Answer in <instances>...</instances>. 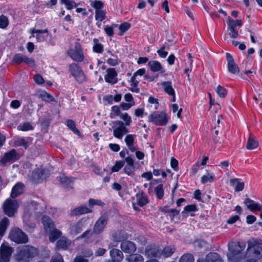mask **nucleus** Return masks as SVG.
<instances>
[{"label": "nucleus", "mask_w": 262, "mask_h": 262, "mask_svg": "<svg viewBox=\"0 0 262 262\" xmlns=\"http://www.w3.org/2000/svg\"><path fill=\"white\" fill-rule=\"evenodd\" d=\"M9 220L6 217H4L0 222V236H3L5 234L6 231L9 225Z\"/></svg>", "instance_id": "37"}, {"label": "nucleus", "mask_w": 262, "mask_h": 262, "mask_svg": "<svg viewBox=\"0 0 262 262\" xmlns=\"http://www.w3.org/2000/svg\"><path fill=\"white\" fill-rule=\"evenodd\" d=\"M110 253L112 260L120 262L123 259L122 252L118 249H112Z\"/></svg>", "instance_id": "29"}, {"label": "nucleus", "mask_w": 262, "mask_h": 262, "mask_svg": "<svg viewBox=\"0 0 262 262\" xmlns=\"http://www.w3.org/2000/svg\"><path fill=\"white\" fill-rule=\"evenodd\" d=\"M170 165L174 170L176 171L178 170V161L173 157L171 159Z\"/></svg>", "instance_id": "62"}, {"label": "nucleus", "mask_w": 262, "mask_h": 262, "mask_svg": "<svg viewBox=\"0 0 262 262\" xmlns=\"http://www.w3.org/2000/svg\"><path fill=\"white\" fill-rule=\"evenodd\" d=\"M91 6L94 8L96 10H102L104 7V4L100 1L95 0L92 2Z\"/></svg>", "instance_id": "55"}, {"label": "nucleus", "mask_w": 262, "mask_h": 262, "mask_svg": "<svg viewBox=\"0 0 262 262\" xmlns=\"http://www.w3.org/2000/svg\"><path fill=\"white\" fill-rule=\"evenodd\" d=\"M112 129L113 136L118 139H122L123 137L129 132L128 129L121 121H113Z\"/></svg>", "instance_id": "4"}, {"label": "nucleus", "mask_w": 262, "mask_h": 262, "mask_svg": "<svg viewBox=\"0 0 262 262\" xmlns=\"http://www.w3.org/2000/svg\"><path fill=\"white\" fill-rule=\"evenodd\" d=\"M197 262H224L221 256L216 253H210L208 254L205 258Z\"/></svg>", "instance_id": "22"}, {"label": "nucleus", "mask_w": 262, "mask_h": 262, "mask_svg": "<svg viewBox=\"0 0 262 262\" xmlns=\"http://www.w3.org/2000/svg\"><path fill=\"white\" fill-rule=\"evenodd\" d=\"M13 251L8 243H3L0 248V262H9Z\"/></svg>", "instance_id": "9"}, {"label": "nucleus", "mask_w": 262, "mask_h": 262, "mask_svg": "<svg viewBox=\"0 0 262 262\" xmlns=\"http://www.w3.org/2000/svg\"><path fill=\"white\" fill-rule=\"evenodd\" d=\"M136 135L133 134H128L124 139V142L126 143L128 149L132 152H134L137 150V147L135 146Z\"/></svg>", "instance_id": "19"}, {"label": "nucleus", "mask_w": 262, "mask_h": 262, "mask_svg": "<svg viewBox=\"0 0 262 262\" xmlns=\"http://www.w3.org/2000/svg\"><path fill=\"white\" fill-rule=\"evenodd\" d=\"M131 27V25L129 23L125 22L121 24L119 27V29L120 31L119 35H122L124 32L127 31Z\"/></svg>", "instance_id": "54"}, {"label": "nucleus", "mask_w": 262, "mask_h": 262, "mask_svg": "<svg viewBox=\"0 0 262 262\" xmlns=\"http://www.w3.org/2000/svg\"><path fill=\"white\" fill-rule=\"evenodd\" d=\"M39 97L46 102H50L55 101L54 97L46 92H43L40 94Z\"/></svg>", "instance_id": "48"}, {"label": "nucleus", "mask_w": 262, "mask_h": 262, "mask_svg": "<svg viewBox=\"0 0 262 262\" xmlns=\"http://www.w3.org/2000/svg\"><path fill=\"white\" fill-rule=\"evenodd\" d=\"M24 185L22 183H17L12 188L11 192V197L16 198L19 195L21 194L24 191Z\"/></svg>", "instance_id": "26"}, {"label": "nucleus", "mask_w": 262, "mask_h": 262, "mask_svg": "<svg viewBox=\"0 0 262 262\" xmlns=\"http://www.w3.org/2000/svg\"><path fill=\"white\" fill-rule=\"evenodd\" d=\"M19 156L15 149H12L6 152L0 160V162L3 165H6L8 162H13L17 160Z\"/></svg>", "instance_id": "11"}, {"label": "nucleus", "mask_w": 262, "mask_h": 262, "mask_svg": "<svg viewBox=\"0 0 262 262\" xmlns=\"http://www.w3.org/2000/svg\"><path fill=\"white\" fill-rule=\"evenodd\" d=\"M117 73L114 68H108L106 70V74L104 79L107 83L114 84L117 82Z\"/></svg>", "instance_id": "16"}, {"label": "nucleus", "mask_w": 262, "mask_h": 262, "mask_svg": "<svg viewBox=\"0 0 262 262\" xmlns=\"http://www.w3.org/2000/svg\"><path fill=\"white\" fill-rule=\"evenodd\" d=\"M148 66L149 67L150 70L152 72H160L161 73L165 72V70L162 66L161 63L156 60H151L148 63Z\"/></svg>", "instance_id": "21"}, {"label": "nucleus", "mask_w": 262, "mask_h": 262, "mask_svg": "<svg viewBox=\"0 0 262 262\" xmlns=\"http://www.w3.org/2000/svg\"><path fill=\"white\" fill-rule=\"evenodd\" d=\"M50 262H63V259L61 254H57L52 258Z\"/></svg>", "instance_id": "64"}, {"label": "nucleus", "mask_w": 262, "mask_h": 262, "mask_svg": "<svg viewBox=\"0 0 262 262\" xmlns=\"http://www.w3.org/2000/svg\"><path fill=\"white\" fill-rule=\"evenodd\" d=\"M106 11L105 10H96L95 11V19L100 22H102L105 19Z\"/></svg>", "instance_id": "45"}, {"label": "nucleus", "mask_w": 262, "mask_h": 262, "mask_svg": "<svg viewBox=\"0 0 262 262\" xmlns=\"http://www.w3.org/2000/svg\"><path fill=\"white\" fill-rule=\"evenodd\" d=\"M124 161H117L111 169L112 172H115L119 171L124 166Z\"/></svg>", "instance_id": "50"}, {"label": "nucleus", "mask_w": 262, "mask_h": 262, "mask_svg": "<svg viewBox=\"0 0 262 262\" xmlns=\"http://www.w3.org/2000/svg\"><path fill=\"white\" fill-rule=\"evenodd\" d=\"M92 212V210L91 209L84 205L79 206L71 210V214L72 215L77 216L83 214L91 213Z\"/></svg>", "instance_id": "24"}, {"label": "nucleus", "mask_w": 262, "mask_h": 262, "mask_svg": "<svg viewBox=\"0 0 262 262\" xmlns=\"http://www.w3.org/2000/svg\"><path fill=\"white\" fill-rule=\"evenodd\" d=\"M245 242H232L229 245V252L227 254L228 259L231 262H238L246 257L243 251L246 248Z\"/></svg>", "instance_id": "1"}, {"label": "nucleus", "mask_w": 262, "mask_h": 262, "mask_svg": "<svg viewBox=\"0 0 262 262\" xmlns=\"http://www.w3.org/2000/svg\"><path fill=\"white\" fill-rule=\"evenodd\" d=\"M50 233L49 240L51 242H54L59 238L62 234L61 232L55 228V227L52 229L51 231L48 232Z\"/></svg>", "instance_id": "38"}, {"label": "nucleus", "mask_w": 262, "mask_h": 262, "mask_svg": "<svg viewBox=\"0 0 262 262\" xmlns=\"http://www.w3.org/2000/svg\"><path fill=\"white\" fill-rule=\"evenodd\" d=\"M83 225L82 220L79 221L77 223L71 225L70 228V233L72 235H76L79 234L82 231Z\"/></svg>", "instance_id": "28"}, {"label": "nucleus", "mask_w": 262, "mask_h": 262, "mask_svg": "<svg viewBox=\"0 0 262 262\" xmlns=\"http://www.w3.org/2000/svg\"><path fill=\"white\" fill-rule=\"evenodd\" d=\"M32 141L31 137H17L14 140V144L16 146H23L27 149Z\"/></svg>", "instance_id": "20"}, {"label": "nucleus", "mask_w": 262, "mask_h": 262, "mask_svg": "<svg viewBox=\"0 0 262 262\" xmlns=\"http://www.w3.org/2000/svg\"><path fill=\"white\" fill-rule=\"evenodd\" d=\"M248 250L252 251L255 256L259 257L262 256V246L254 242H248Z\"/></svg>", "instance_id": "18"}, {"label": "nucleus", "mask_w": 262, "mask_h": 262, "mask_svg": "<svg viewBox=\"0 0 262 262\" xmlns=\"http://www.w3.org/2000/svg\"><path fill=\"white\" fill-rule=\"evenodd\" d=\"M94 45L93 47V51L98 54H102L103 52V46L99 42V40L97 38H94L93 39Z\"/></svg>", "instance_id": "40"}, {"label": "nucleus", "mask_w": 262, "mask_h": 262, "mask_svg": "<svg viewBox=\"0 0 262 262\" xmlns=\"http://www.w3.org/2000/svg\"><path fill=\"white\" fill-rule=\"evenodd\" d=\"M32 36L34 37V34L36 33V38L38 42H42L48 37V30H39L35 28L31 30Z\"/></svg>", "instance_id": "15"}, {"label": "nucleus", "mask_w": 262, "mask_h": 262, "mask_svg": "<svg viewBox=\"0 0 262 262\" xmlns=\"http://www.w3.org/2000/svg\"><path fill=\"white\" fill-rule=\"evenodd\" d=\"M24 56L25 55L22 54H16L14 55L12 60V62L16 64H20L21 62H24Z\"/></svg>", "instance_id": "56"}, {"label": "nucleus", "mask_w": 262, "mask_h": 262, "mask_svg": "<svg viewBox=\"0 0 262 262\" xmlns=\"http://www.w3.org/2000/svg\"><path fill=\"white\" fill-rule=\"evenodd\" d=\"M60 3L63 4L67 10H71L77 6V4L73 1L71 0H60Z\"/></svg>", "instance_id": "46"}, {"label": "nucleus", "mask_w": 262, "mask_h": 262, "mask_svg": "<svg viewBox=\"0 0 262 262\" xmlns=\"http://www.w3.org/2000/svg\"><path fill=\"white\" fill-rule=\"evenodd\" d=\"M164 91L169 95H173L175 93L174 89L172 86V82L170 81H164L161 83Z\"/></svg>", "instance_id": "36"}, {"label": "nucleus", "mask_w": 262, "mask_h": 262, "mask_svg": "<svg viewBox=\"0 0 262 262\" xmlns=\"http://www.w3.org/2000/svg\"><path fill=\"white\" fill-rule=\"evenodd\" d=\"M59 178L60 184L63 186V187L66 188L71 187V185L73 184L74 178L72 177L68 178L63 174L60 176Z\"/></svg>", "instance_id": "34"}, {"label": "nucleus", "mask_w": 262, "mask_h": 262, "mask_svg": "<svg viewBox=\"0 0 262 262\" xmlns=\"http://www.w3.org/2000/svg\"><path fill=\"white\" fill-rule=\"evenodd\" d=\"M179 262H194L193 256L190 253L184 254L180 258Z\"/></svg>", "instance_id": "52"}, {"label": "nucleus", "mask_w": 262, "mask_h": 262, "mask_svg": "<svg viewBox=\"0 0 262 262\" xmlns=\"http://www.w3.org/2000/svg\"><path fill=\"white\" fill-rule=\"evenodd\" d=\"M227 61L228 71L229 73L233 74H236L239 72V69L238 66L235 63L232 55L229 53L226 54Z\"/></svg>", "instance_id": "12"}, {"label": "nucleus", "mask_w": 262, "mask_h": 262, "mask_svg": "<svg viewBox=\"0 0 262 262\" xmlns=\"http://www.w3.org/2000/svg\"><path fill=\"white\" fill-rule=\"evenodd\" d=\"M42 223L46 232H50L55 227L52 220L47 216H43L42 218Z\"/></svg>", "instance_id": "31"}, {"label": "nucleus", "mask_w": 262, "mask_h": 262, "mask_svg": "<svg viewBox=\"0 0 262 262\" xmlns=\"http://www.w3.org/2000/svg\"><path fill=\"white\" fill-rule=\"evenodd\" d=\"M68 55L74 61L81 62L84 59V55L80 43L78 41L75 42L74 48L68 51Z\"/></svg>", "instance_id": "6"}, {"label": "nucleus", "mask_w": 262, "mask_h": 262, "mask_svg": "<svg viewBox=\"0 0 262 262\" xmlns=\"http://www.w3.org/2000/svg\"><path fill=\"white\" fill-rule=\"evenodd\" d=\"M155 192L157 197L159 199H162L163 198L164 192L163 189V185L159 184L155 188Z\"/></svg>", "instance_id": "47"}, {"label": "nucleus", "mask_w": 262, "mask_h": 262, "mask_svg": "<svg viewBox=\"0 0 262 262\" xmlns=\"http://www.w3.org/2000/svg\"><path fill=\"white\" fill-rule=\"evenodd\" d=\"M34 128L32 124L28 122H26L20 124L17 126V129L23 132L33 130Z\"/></svg>", "instance_id": "44"}, {"label": "nucleus", "mask_w": 262, "mask_h": 262, "mask_svg": "<svg viewBox=\"0 0 262 262\" xmlns=\"http://www.w3.org/2000/svg\"><path fill=\"white\" fill-rule=\"evenodd\" d=\"M71 243V241L69 240L67 237H62L57 242L56 247L58 249H62L63 250H66L70 245Z\"/></svg>", "instance_id": "33"}, {"label": "nucleus", "mask_w": 262, "mask_h": 262, "mask_svg": "<svg viewBox=\"0 0 262 262\" xmlns=\"http://www.w3.org/2000/svg\"><path fill=\"white\" fill-rule=\"evenodd\" d=\"M198 210V208L196 205L191 204L185 206L184 208V211L191 212V211H196Z\"/></svg>", "instance_id": "61"}, {"label": "nucleus", "mask_w": 262, "mask_h": 262, "mask_svg": "<svg viewBox=\"0 0 262 262\" xmlns=\"http://www.w3.org/2000/svg\"><path fill=\"white\" fill-rule=\"evenodd\" d=\"M129 82L130 86L129 88V90L133 92L139 93L140 92V89L138 87V85L139 83V81L133 75L131 77Z\"/></svg>", "instance_id": "35"}, {"label": "nucleus", "mask_w": 262, "mask_h": 262, "mask_svg": "<svg viewBox=\"0 0 262 262\" xmlns=\"http://www.w3.org/2000/svg\"><path fill=\"white\" fill-rule=\"evenodd\" d=\"M46 172V169L42 168H37L35 169L32 175V180L35 183L40 182L41 180H42L45 177L43 176Z\"/></svg>", "instance_id": "25"}, {"label": "nucleus", "mask_w": 262, "mask_h": 262, "mask_svg": "<svg viewBox=\"0 0 262 262\" xmlns=\"http://www.w3.org/2000/svg\"><path fill=\"white\" fill-rule=\"evenodd\" d=\"M69 70L71 74L79 83L85 81L86 78L81 68L76 63H73L69 66Z\"/></svg>", "instance_id": "7"}, {"label": "nucleus", "mask_w": 262, "mask_h": 262, "mask_svg": "<svg viewBox=\"0 0 262 262\" xmlns=\"http://www.w3.org/2000/svg\"><path fill=\"white\" fill-rule=\"evenodd\" d=\"M38 254L36 248L30 245L18 247L16 250L15 259L18 262H29Z\"/></svg>", "instance_id": "2"}, {"label": "nucleus", "mask_w": 262, "mask_h": 262, "mask_svg": "<svg viewBox=\"0 0 262 262\" xmlns=\"http://www.w3.org/2000/svg\"><path fill=\"white\" fill-rule=\"evenodd\" d=\"M258 145V141L254 138L251 133H250L247 141L246 148L249 150H252L257 148Z\"/></svg>", "instance_id": "32"}, {"label": "nucleus", "mask_w": 262, "mask_h": 262, "mask_svg": "<svg viewBox=\"0 0 262 262\" xmlns=\"http://www.w3.org/2000/svg\"><path fill=\"white\" fill-rule=\"evenodd\" d=\"M176 248L173 246H166L161 251V256L164 257H169L174 252Z\"/></svg>", "instance_id": "39"}, {"label": "nucleus", "mask_w": 262, "mask_h": 262, "mask_svg": "<svg viewBox=\"0 0 262 262\" xmlns=\"http://www.w3.org/2000/svg\"><path fill=\"white\" fill-rule=\"evenodd\" d=\"M9 25V20L8 17L2 14L0 16V28L5 29Z\"/></svg>", "instance_id": "53"}, {"label": "nucleus", "mask_w": 262, "mask_h": 262, "mask_svg": "<svg viewBox=\"0 0 262 262\" xmlns=\"http://www.w3.org/2000/svg\"><path fill=\"white\" fill-rule=\"evenodd\" d=\"M11 241L17 244H26L28 242L27 235L18 228L12 229L9 233Z\"/></svg>", "instance_id": "3"}, {"label": "nucleus", "mask_w": 262, "mask_h": 262, "mask_svg": "<svg viewBox=\"0 0 262 262\" xmlns=\"http://www.w3.org/2000/svg\"><path fill=\"white\" fill-rule=\"evenodd\" d=\"M136 196L137 204L139 206L143 207L148 203L147 196L142 190L139 191Z\"/></svg>", "instance_id": "27"}, {"label": "nucleus", "mask_w": 262, "mask_h": 262, "mask_svg": "<svg viewBox=\"0 0 262 262\" xmlns=\"http://www.w3.org/2000/svg\"><path fill=\"white\" fill-rule=\"evenodd\" d=\"M148 121L154 123L156 125H165L167 123V119L165 113L154 112L148 116Z\"/></svg>", "instance_id": "8"}, {"label": "nucleus", "mask_w": 262, "mask_h": 262, "mask_svg": "<svg viewBox=\"0 0 262 262\" xmlns=\"http://www.w3.org/2000/svg\"><path fill=\"white\" fill-rule=\"evenodd\" d=\"M215 176L213 173H208L206 175H204L201 178V183L205 184L207 182H213L214 180Z\"/></svg>", "instance_id": "49"}, {"label": "nucleus", "mask_w": 262, "mask_h": 262, "mask_svg": "<svg viewBox=\"0 0 262 262\" xmlns=\"http://www.w3.org/2000/svg\"><path fill=\"white\" fill-rule=\"evenodd\" d=\"M145 254L150 257H159L161 256V250L159 246L148 245L145 250Z\"/></svg>", "instance_id": "13"}, {"label": "nucleus", "mask_w": 262, "mask_h": 262, "mask_svg": "<svg viewBox=\"0 0 262 262\" xmlns=\"http://www.w3.org/2000/svg\"><path fill=\"white\" fill-rule=\"evenodd\" d=\"M113 239L116 242H120L123 239L126 238L125 233L122 231L116 232L113 235Z\"/></svg>", "instance_id": "51"}, {"label": "nucleus", "mask_w": 262, "mask_h": 262, "mask_svg": "<svg viewBox=\"0 0 262 262\" xmlns=\"http://www.w3.org/2000/svg\"><path fill=\"white\" fill-rule=\"evenodd\" d=\"M230 183L234 188V190L236 192L241 191L244 188V183L241 182L239 179H232L230 180Z\"/></svg>", "instance_id": "30"}, {"label": "nucleus", "mask_w": 262, "mask_h": 262, "mask_svg": "<svg viewBox=\"0 0 262 262\" xmlns=\"http://www.w3.org/2000/svg\"><path fill=\"white\" fill-rule=\"evenodd\" d=\"M128 262H142L144 260L143 257L140 254H132L126 257Z\"/></svg>", "instance_id": "42"}, {"label": "nucleus", "mask_w": 262, "mask_h": 262, "mask_svg": "<svg viewBox=\"0 0 262 262\" xmlns=\"http://www.w3.org/2000/svg\"><path fill=\"white\" fill-rule=\"evenodd\" d=\"M121 118L123 119V120L125 122V126H129L130 125L132 122V118L130 116L128 115L127 113L121 114L120 115Z\"/></svg>", "instance_id": "58"}, {"label": "nucleus", "mask_w": 262, "mask_h": 262, "mask_svg": "<svg viewBox=\"0 0 262 262\" xmlns=\"http://www.w3.org/2000/svg\"><path fill=\"white\" fill-rule=\"evenodd\" d=\"M228 28H235L237 26H241L242 21L241 19L233 20L232 18L229 17L227 21Z\"/></svg>", "instance_id": "43"}, {"label": "nucleus", "mask_w": 262, "mask_h": 262, "mask_svg": "<svg viewBox=\"0 0 262 262\" xmlns=\"http://www.w3.org/2000/svg\"><path fill=\"white\" fill-rule=\"evenodd\" d=\"M108 217L106 214L102 215L95 223L93 232L96 234L101 233L107 224Z\"/></svg>", "instance_id": "10"}, {"label": "nucleus", "mask_w": 262, "mask_h": 262, "mask_svg": "<svg viewBox=\"0 0 262 262\" xmlns=\"http://www.w3.org/2000/svg\"><path fill=\"white\" fill-rule=\"evenodd\" d=\"M120 248L121 250L126 253H133L136 250V245L132 242L124 241L121 243Z\"/></svg>", "instance_id": "17"}, {"label": "nucleus", "mask_w": 262, "mask_h": 262, "mask_svg": "<svg viewBox=\"0 0 262 262\" xmlns=\"http://www.w3.org/2000/svg\"><path fill=\"white\" fill-rule=\"evenodd\" d=\"M18 204L16 200L7 199L3 203V209L4 213L9 217H12L17 212Z\"/></svg>", "instance_id": "5"}, {"label": "nucleus", "mask_w": 262, "mask_h": 262, "mask_svg": "<svg viewBox=\"0 0 262 262\" xmlns=\"http://www.w3.org/2000/svg\"><path fill=\"white\" fill-rule=\"evenodd\" d=\"M67 125L72 132L78 136H81L80 132L76 127L75 122L73 120L69 119L67 121Z\"/></svg>", "instance_id": "41"}, {"label": "nucleus", "mask_w": 262, "mask_h": 262, "mask_svg": "<svg viewBox=\"0 0 262 262\" xmlns=\"http://www.w3.org/2000/svg\"><path fill=\"white\" fill-rule=\"evenodd\" d=\"M216 92L218 95L221 98H224L227 95V90L226 89L221 85H218Z\"/></svg>", "instance_id": "57"}, {"label": "nucleus", "mask_w": 262, "mask_h": 262, "mask_svg": "<svg viewBox=\"0 0 262 262\" xmlns=\"http://www.w3.org/2000/svg\"><path fill=\"white\" fill-rule=\"evenodd\" d=\"M89 204L91 207H93L94 205L103 206L105 205V203L100 200L90 199L89 200Z\"/></svg>", "instance_id": "59"}, {"label": "nucleus", "mask_w": 262, "mask_h": 262, "mask_svg": "<svg viewBox=\"0 0 262 262\" xmlns=\"http://www.w3.org/2000/svg\"><path fill=\"white\" fill-rule=\"evenodd\" d=\"M124 161L126 164L124 167L123 171L127 175L132 176L135 171L134 160L131 157L128 156L125 158Z\"/></svg>", "instance_id": "14"}, {"label": "nucleus", "mask_w": 262, "mask_h": 262, "mask_svg": "<svg viewBox=\"0 0 262 262\" xmlns=\"http://www.w3.org/2000/svg\"><path fill=\"white\" fill-rule=\"evenodd\" d=\"M29 66L34 67L35 65V60L31 58H29L25 55L24 58V62Z\"/></svg>", "instance_id": "60"}, {"label": "nucleus", "mask_w": 262, "mask_h": 262, "mask_svg": "<svg viewBox=\"0 0 262 262\" xmlns=\"http://www.w3.org/2000/svg\"><path fill=\"white\" fill-rule=\"evenodd\" d=\"M244 204L252 211H260L261 210V206L259 203H256L249 198H247L245 200Z\"/></svg>", "instance_id": "23"}, {"label": "nucleus", "mask_w": 262, "mask_h": 262, "mask_svg": "<svg viewBox=\"0 0 262 262\" xmlns=\"http://www.w3.org/2000/svg\"><path fill=\"white\" fill-rule=\"evenodd\" d=\"M165 46H163L157 51V53L159 56L161 58H165L168 55V52L164 51Z\"/></svg>", "instance_id": "63"}]
</instances>
